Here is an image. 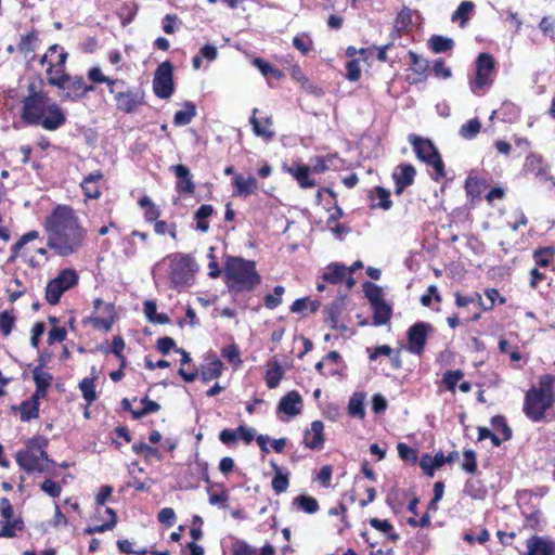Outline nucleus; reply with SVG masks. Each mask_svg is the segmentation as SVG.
Wrapping results in <instances>:
<instances>
[{
    "label": "nucleus",
    "mask_w": 555,
    "mask_h": 555,
    "mask_svg": "<svg viewBox=\"0 0 555 555\" xmlns=\"http://www.w3.org/2000/svg\"><path fill=\"white\" fill-rule=\"evenodd\" d=\"M285 293V288L282 285H276L273 288V294H268L263 298L266 308L273 310L282 304V296Z\"/></svg>",
    "instance_id": "obj_46"
},
{
    "label": "nucleus",
    "mask_w": 555,
    "mask_h": 555,
    "mask_svg": "<svg viewBox=\"0 0 555 555\" xmlns=\"http://www.w3.org/2000/svg\"><path fill=\"white\" fill-rule=\"evenodd\" d=\"M233 555H258L256 550L253 548L244 541H237L233 546Z\"/></svg>",
    "instance_id": "obj_64"
},
{
    "label": "nucleus",
    "mask_w": 555,
    "mask_h": 555,
    "mask_svg": "<svg viewBox=\"0 0 555 555\" xmlns=\"http://www.w3.org/2000/svg\"><path fill=\"white\" fill-rule=\"evenodd\" d=\"M0 516L3 520H0L2 525L0 529V538H14L17 531L24 530V521L21 517H13V507L8 498L0 499Z\"/></svg>",
    "instance_id": "obj_12"
},
{
    "label": "nucleus",
    "mask_w": 555,
    "mask_h": 555,
    "mask_svg": "<svg viewBox=\"0 0 555 555\" xmlns=\"http://www.w3.org/2000/svg\"><path fill=\"white\" fill-rule=\"evenodd\" d=\"M347 272V268L338 262H332L326 268L322 275V279L330 284L340 283Z\"/></svg>",
    "instance_id": "obj_32"
},
{
    "label": "nucleus",
    "mask_w": 555,
    "mask_h": 555,
    "mask_svg": "<svg viewBox=\"0 0 555 555\" xmlns=\"http://www.w3.org/2000/svg\"><path fill=\"white\" fill-rule=\"evenodd\" d=\"M16 463L26 473L47 472V465L40 462V457L33 450H20L16 454Z\"/></svg>",
    "instance_id": "obj_16"
},
{
    "label": "nucleus",
    "mask_w": 555,
    "mask_h": 555,
    "mask_svg": "<svg viewBox=\"0 0 555 555\" xmlns=\"http://www.w3.org/2000/svg\"><path fill=\"white\" fill-rule=\"evenodd\" d=\"M33 379L35 382V385L38 387H43L49 389L53 379L52 374L40 370V367H35L33 370Z\"/></svg>",
    "instance_id": "obj_52"
},
{
    "label": "nucleus",
    "mask_w": 555,
    "mask_h": 555,
    "mask_svg": "<svg viewBox=\"0 0 555 555\" xmlns=\"http://www.w3.org/2000/svg\"><path fill=\"white\" fill-rule=\"evenodd\" d=\"M555 395H544L531 388L525 396L524 413L532 422H540L545 417L546 411L553 405Z\"/></svg>",
    "instance_id": "obj_8"
},
{
    "label": "nucleus",
    "mask_w": 555,
    "mask_h": 555,
    "mask_svg": "<svg viewBox=\"0 0 555 555\" xmlns=\"http://www.w3.org/2000/svg\"><path fill=\"white\" fill-rule=\"evenodd\" d=\"M154 231L156 234L158 235H163L165 233H169V235L172 237V238H176L177 237V225L176 223H171V224H168L166 221L164 220H156L154 221Z\"/></svg>",
    "instance_id": "obj_56"
},
{
    "label": "nucleus",
    "mask_w": 555,
    "mask_h": 555,
    "mask_svg": "<svg viewBox=\"0 0 555 555\" xmlns=\"http://www.w3.org/2000/svg\"><path fill=\"white\" fill-rule=\"evenodd\" d=\"M205 361H206V363L204 365H202L201 371H199V377L203 380V383H209L211 379L220 377L222 374V370H223V363L216 356V353L215 352L207 353ZM178 374L186 383L194 382L198 376V372L196 370L188 372L183 367L179 369Z\"/></svg>",
    "instance_id": "obj_9"
},
{
    "label": "nucleus",
    "mask_w": 555,
    "mask_h": 555,
    "mask_svg": "<svg viewBox=\"0 0 555 555\" xmlns=\"http://www.w3.org/2000/svg\"><path fill=\"white\" fill-rule=\"evenodd\" d=\"M39 406H40V403H35V402L33 403L27 399L24 400L17 408L21 412V421L29 422L31 420L38 418Z\"/></svg>",
    "instance_id": "obj_38"
},
{
    "label": "nucleus",
    "mask_w": 555,
    "mask_h": 555,
    "mask_svg": "<svg viewBox=\"0 0 555 555\" xmlns=\"http://www.w3.org/2000/svg\"><path fill=\"white\" fill-rule=\"evenodd\" d=\"M302 399L300 395L292 390L287 392L279 402L278 412L284 413L287 416L294 417L301 411Z\"/></svg>",
    "instance_id": "obj_20"
},
{
    "label": "nucleus",
    "mask_w": 555,
    "mask_h": 555,
    "mask_svg": "<svg viewBox=\"0 0 555 555\" xmlns=\"http://www.w3.org/2000/svg\"><path fill=\"white\" fill-rule=\"evenodd\" d=\"M21 118L27 126H41L48 131L60 129L67 120L64 109L49 95L25 96L22 100Z\"/></svg>",
    "instance_id": "obj_2"
},
{
    "label": "nucleus",
    "mask_w": 555,
    "mask_h": 555,
    "mask_svg": "<svg viewBox=\"0 0 555 555\" xmlns=\"http://www.w3.org/2000/svg\"><path fill=\"white\" fill-rule=\"evenodd\" d=\"M365 395L362 392H354L348 402V413L351 417H358L360 420L365 417L364 409Z\"/></svg>",
    "instance_id": "obj_34"
},
{
    "label": "nucleus",
    "mask_w": 555,
    "mask_h": 555,
    "mask_svg": "<svg viewBox=\"0 0 555 555\" xmlns=\"http://www.w3.org/2000/svg\"><path fill=\"white\" fill-rule=\"evenodd\" d=\"M288 172L297 180L298 184L304 188H313L315 185V180L311 179L310 167L304 164H295L291 168H288Z\"/></svg>",
    "instance_id": "obj_27"
},
{
    "label": "nucleus",
    "mask_w": 555,
    "mask_h": 555,
    "mask_svg": "<svg viewBox=\"0 0 555 555\" xmlns=\"http://www.w3.org/2000/svg\"><path fill=\"white\" fill-rule=\"evenodd\" d=\"M271 486L276 493L285 492L289 486V473L274 474Z\"/></svg>",
    "instance_id": "obj_53"
},
{
    "label": "nucleus",
    "mask_w": 555,
    "mask_h": 555,
    "mask_svg": "<svg viewBox=\"0 0 555 555\" xmlns=\"http://www.w3.org/2000/svg\"><path fill=\"white\" fill-rule=\"evenodd\" d=\"M409 142L412 144L416 157L422 160L425 157H434L438 152L434 143L428 139H423L416 134L409 135Z\"/></svg>",
    "instance_id": "obj_22"
},
{
    "label": "nucleus",
    "mask_w": 555,
    "mask_h": 555,
    "mask_svg": "<svg viewBox=\"0 0 555 555\" xmlns=\"http://www.w3.org/2000/svg\"><path fill=\"white\" fill-rule=\"evenodd\" d=\"M345 299L346 295L338 296L328 306H326L324 310L326 313V322L330 323L333 330H338L340 332H346L348 330V326L346 324L339 323V317L345 310L346 306Z\"/></svg>",
    "instance_id": "obj_15"
},
{
    "label": "nucleus",
    "mask_w": 555,
    "mask_h": 555,
    "mask_svg": "<svg viewBox=\"0 0 555 555\" xmlns=\"http://www.w3.org/2000/svg\"><path fill=\"white\" fill-rule=\"evenodd\" d=\"M370 525L374 529L387 534L391 541L399 540V534L393 532V526L387 519L371 518Z\"/></svg>",
    "instance_id": "obj_41"
},
{
    "label": "nucleus",
    "mask_w": 555,
    "mask_h": 555,
    "mask_svg": "<svg viewBox=\"0 0 555 555\" xmlns=\"http://www.w3.org/2000/svg\"><path fill=\"white\" fill-rule=\"evenodd\" d=\"M481 122L477 118H473L463 124L460 128V135L465 140H473L480 132Z\"/></svg>",
    "instance_id": "obj_40"
},
{
    "label": "nucleus",
    "mask_w": 555,
    "mask_h": 555,
    "mask_svg": "<svg viewBox=\"0 0 555 555\" xmlns=\"http://www.w3.org/2000/svg\"><path fill=\"white\" fill-rule=\"evenodd\" d=\"M408 55L412 63V70L421 76L420 80H424L426 78V72L429 67V62L414 51H409Z\"/></svg>",
    "instance_id": "obj_37"
},
{
    "label": "nucleus",
    "mask_w": 555,
    "mask_h": 555,
    "mask_svg": "<svg viewBox=\"0 0 555 555\" xmlns=\"http://www.w3.org/2000/svg\"><path fill=\"white\" fill-rule=\"evenodd\" d=\"M412 23V12L409 8L403 7V9L397 14L395 18V25L398 26V28H408Z\"/></svg>",
    "instance_id": "obj_60"
},
{
    "label": "nucleus",
    "mask_w": 555,
    "mask_h": 555,
    "mask_svg": "<svg viewBox=\"0 0 555 555\" xmlns=\"http://www.w3.org/2000/svg\"><path fill=\"white\" fill-rule=\"evenodd\" d=\"M92 377H86L79 382L78 388L82 393V398L86 400L88 404L94 402L98 398L95 391V379L98 376L95 375V367L93 366L91 370Z\"/></svg>",
    "instance_id": "obj_29"
},
{
    "label": "nucleus",
    "mask_w": 555,
    "mask_h": 555,
    "mask_svg": "<svg viewBox=\"0 0 555 555\" xmlns=\"http://www.w3.org/2000/svg\"><path fill=\"white\" fill-rule=\"evenodd\" d=\"M433 73L436 77L448 79L452 76L451 68L448 67L442 59L435 61Z\"/></svg>",
    "instance_id": "obj_62"
},
{
    "label": "nucleus",
    "mask_w": 555,
    "mask_h": 555,
    "mask_svg": "<svg viewBox=\"0 0 555 555\" xmlns=\"http://www.w3.org/2000/svg\"><path fill=\"white\" fill-rule=\"evenodd\" d=\"M369 198L371 201L370 208L371 209H384L388 210L392 206V201L390 199V192L383 186H375L369 194Z\"/></svg>",
    "instance_id": "obj_24"
},
{
    "label": "nucleus",
    "mask_w": 555,
    "mask_h": 555,
    "mask_svg": "<svg viewBox=\"0 0 555 555\" xmlns=\"http://www.w3.org/2000/svg\"><path fill=\"white\" fill-rule=\"evenodd\" d=\"M397 449H398L399 456L403 461H411L413 463H415L417 461L416 451L413 448L409 447L406 443H403V442L398 443Z\"/></svg>",
    "instance_id": "obj_63"
},
{
    "label": "nucleus",
    "mask_w": 555,
    "mask_h": 555,
    "mask_svg": "<svg viewBox=\"0 0 555 555\" xmlns=\"http://www.w3.org/2000/svg\"><path fill=\"white\" fill-rule=\"evenodd\" d=\"M78 283V274L74 269H64L51 280L46 287V300L50 305L60 302L61 296Z\"/></svg>",
    "instance_id": "obj_10"
},
{
    "label": "nucleus",
    "mask_w": 555,
    "mask_h": 555,
    "mask_svg": "<svg viewBox=\"0 0 555 555\" xmlns=\"http://www.w3.org/2000/svg\"><path fill=\"white\" fill-rule=\"evenodd\" d=\"M157 519L166 527H172L176 522V513L171 507H164L159 511Z\"/></svg>",
    "instance_id": "obj_61"
},
{
    "label": "nucleus",
    "mask_w": 555,
    "mask_h": 555,
    "mask_svg": "<svg viewBox=\"0 0 555 555\" xmlns=\"http://www.w3.org/2000/svg\"><path fill=\"white\" fill-rule=\"evenodd\" d=\"M269 369L266 372V384L269 389H274L280 385L284 371L278 360L273 359L268 363Z\"/></svg>",
    "instance_id": "obj_30"
},
{
    "label": "nucleus",
    "mask_w": 555,
    "mask_h": 555,
    "mask_svg": "<svg viewBox=\"0 0 555 555\" xmlns=\"http://www.w3.org/2000/svg\"><path fill=\"white\" fill-rule=\"evenodd\" d=\"M223 275L225 286L233 295L250 293L261 283L256 262L238 256L227 257Z\"/></svg>",
    "instance_id": "obj_4"
},
{
    "label": "nucleus",
    "mask_w": 555,
    "mask_h": 555,
    "mask_svg": "<svg viewBox=\"0 0 555 555\" xmlns=\"http://www.w3.org/2000/svg\"><path fill=\"white\" fill-rule=\"evenodd\" d=\"M47 245L59 256L67 257L82 246L86 230L81 227L74 209L67 205H57L44 221Z\"/></svg>",
    "instance_id": "obj_1"
},
{
    "label": "nucleus",
    "mask_w": 555,
    "mask_h": 555,
    "mask_svg": "<svg viewBox=\"0 0 555 555\" xmlns=\"http://www.w3.org/2000/svg\"><path fill=\"white\" fill-rule=\"evenodd\" d=\"M475 76L469 80V88L474 94L487 91L493 83L492 73L495 66L494 57L487 52L480 53L475 62Z\"/></svg>",
    "instance_id": "obj_6"
},
{
    "label": "nucleus",
    "mask_w": 555,
    "mask_h": 555,
    "mask_svg": "<svg viewBox=\"0 0 555 555\" xmlns=\"http://www.w3.org/2000/svg\"><path fill=\"white\" fill-rule=\"evenodd\" d=\"M373 308V325L380 326L388 323L392 315L391 307L384 300L375 304Z\"/></svg>",
    "instance_id": "obj_33"
},
{
    "label": "nucleus",
    "mask_w": 555,
    "mask_h": 555,
    "mask_svg": "<svg viewBox=\"0 0 555 555\" xmlns=\"http://www.w3.org/2000/svg\"><path fill=\"white\" fill-rule=\"evenodd\" d=\"M15 323V317L8 311L0 313V332L8 336L11 334Z\"/></svg>",
    "instance_id": "obj_55"
},
{
    "label": "nucleus",
    "mask_w": 555,
    "mask_h": 555,
    "mask_svg": "<svg viewBox=\"0 0 555 555\" xmlns=\"http://www.w3.org/2000/svg\"><path fill=\"white\" fill-rule=\"evenodd\" d=\"M528 555H555V542L547 537L533 535L527 540Z\"/></svg>",
    "instance_id": "obj_19"
},
{
    "label": "nucleus",
    "mask_w": 555,
    "mask_h": 555,
    "mask_svg": "<svg viewBox=\"0 0 555 555\" xmlns=\"http://www.w3.org/2000/svg\"><path fill=\"white\" fill-rule=\"evenodd\" d=\"M153 91L159 99H169L173 94V65L170 61L157 66L153 78Z\"/></svg>",
    "instance_id": "obj_11"
},
{
    "label": "nucleus",
    "mask_w": 555,
    "mask_h": 555,
    "mask_svg": "<svg viewBox=\"0 0 555 555\" xmlns=\"http://www.w3.org/2000/svg\"><path fill=\"white\" fill-rule=\"evenodd\" d=\"M176 176V191L179 194L192 195L195 191V183L190 169L182 164L172 165L169 169Z\"/></svg>",
    "instance_id": "obj_14"
},
{
    "label": "nucleus",
    "mask_w": 555,
    "mask_h": 555,
    "mask_svg": "<svg viewBox=\"0 0 555 555\" xmlns=\"http://www.w3.org/2000/svg\"><path fill=\"white\" fill-rule=\"evenodd\" d=\"M170 271L169 279L171 287L181 289L190 284L192 280V264L194 262L190 255L176 253L169 256Z\"/></svg>",
    "instance_id": "obj_7"
},
{
    "label": "nucleus",
    "mask_w": 555,
    "mask_h": 555,
    "mask_svg": "<svg viewBox=\"0 0 555 555\" xmlns=\"http://www.w3.org/2000/svg\"><path fill=\"white\" fill-rule=\"evenodd\" d=\"M553 258L551 248H539L533 253V259L539 267L545 268L550 264Z\"/></svg>",
    "instance_id": "obj_54"
},
{
    "label": "nucleus",
    "mask_w": 555,
    "mask_h": 555,
    "mask_svg": "<svg viewBox=\"0 0 555 555\" xmlns=\"http://www.w3.org/2000/svg\"><path fill=\"white\" fill-rule=\"evenodd\" d=\"M491 425L495 430H499L502 436L503 440L507 441L511 440L513 437L512 428L507 425L506 418L503 415H495L491 418Z\"/></svg>",
    "instance_id": "obj_47"
},
{
    "label": "nucleus",
    "mask_w": 555,
    "mask_h": 555,
    "mask_svg": "<svg viewBox=\"0 0 555 555\" xmlns=\"http://www.w3.org/2000/svg\"><path fill=\"white\" fill-rule=\"evenodd\" d=\"M258 113V108L253 109V114L249 118V122L253 127V132L255 135L260 137L264 139L267 142H270L274 139L275 132L271 129L273 125V120L271 116H267L263 118V125L261 121L256 117V114Z\"/></svg>",
    "instance_id": "obj_21"
},
{
    "label": "nucleus",
    "mask_w": 555,
    "mask_h": 555,
    "mask_svg": "<svg viewBox=\"0 0 555 555\" xmlns=\"http://www.w3.org/2000/svg\"><path fill=\"white\" fill-rule=\"evenodd\" d=\"M139 205L145 209L144 219L146 222H154L160 216L159 208L152 202L149 196L141 197Z\"/></svg>",
    "instance_id": "obj_39"
},
{
    "label": "nucleus",
    "mask_w": 555,
    "mask_h": 555,
    "mask_svg": "<svg viewBox=\"0 0 555 555\" xmlns=\"http://www.w3.org/2000/svg\"><path fill=\"white\" fill-rule=\"evenodd\" d=\"M103 173L101 170L93 171L86 176L80 183L83 194L88 198L96 199L100 197L101 192L98 186V182L102 180Z\"/></svg>",
    "instance_id": "obj_25"
},
{
    "label": "nucleus",
    "mask_w": 555,
    "mask_h": 555,
    "mask_svg": "<svg viewBox=\"0 0 555 555\" xmlns=\"http://www.w3.org/2000/svg\"><path fill=\"white\" fill-rule=\"evenodd\" d=\"M40 489L53 499L59 498L62 492L61 486L52 479H44L40 485Z\"/></svg>",
    "instance_id": "obj_59"
},
{
    "label": "nucleus",
    "mask_w": 555,
    "mask_h": 555,
    "mask_svg": "<svg viewBox=\"0 0 555 555\" xmlns=\"http://www.w3.org/2000/svg\"><path fill=\"white\" fill-rule=\"evenodd\" d=\"M215 212L212 205L203 204L194 212V220L196 221V230L206 233L209 230V222L207 219Z\"/></svg>",
    "instance_id": "obj_31"
},
{
    "label": "nucleus",
    "mask_w": 555,
    "mask_h": 555,
    "mask_svg": "<svg viewBox=\"0 0 555 555\" xmlns=\"http://www.w3.org/2000/svg\"><path fill=\"white\" fill-rule=\"evenodd\" d=\"M115 322V317H89L83 320V323H90L94 328L103 330L104 332H109Z\"/></svg>",
    "instance_id": "obj_48"
},
{
    "label": "nucleus",
    "mask_w": 555,
    "mask_h": 555,
    "mask_svg": "<svg viewBox=\"0 0 555 555\" xmlns=\"http://www.w3.org/2000/svg\"><path fill=\"white\" fill-rule=\"evenodd\" d=\"M555 384V376L552 374H544L540 377L539 388L535 391H542L544 395H554L553 386Z\"/></svg>",
    "instance_id": "obj_57"
},
{
    "label": "nucleus",
    "mask_w": 555,
    "mask_h": 555,
    "mask_svg": "<svg viewBox=\"0 0 555 555\" xmlns=\"http://www.w3.org/2000/svg\"><path fill=\"white\" fill-rule=\"evenodd\" d=\"M416 170L411 164H401L393 172L392 178L396 185V194H401L403 190L414 183Z\"/></svg>",
    "instance_id": "obj_18"
},
{
    "label": "nucleus",
    "mask_w": 555,
    "mask_h": 555,
    "mask_svg": "<svg viewBox=\"0 0 555 555\" xmlns=\"http://www.w3.org/2000/svg\"><path fill=\"white\" fill-rule=\"evenodd\" d=\"M48 83L63 90L62 100L70 102H79L87 93L95 90L93 85L85 82L82 76H70L65 69L61 70V76H50Z\"/></svg>",
    "instance_id": "obj_5"
},
{
    "label": "nucleus",
    "mask_w": 555,
    "mask_h": 555,
    "mask_svg": "<svg viewBox=\"0 0 555 555\" xmlns=\"http://www.w3.org/2000/svg\"><path fill=\"white\" fill-rule=\"evenodd\" d=\"M463 376L464 373L462 370H449L443 373L442 383L448 390L454 392L457 383Z\"/></svg>",
    "instance_id": "obj_45"
},
{
    "label": "nucleus",
    "mask_w": 555,
    "mask_h": 555,
    "mask_svg": "<svg viewBox=\"0 0 555 555\" xmlns=\"http://www.w3.org/2000/svg\"><path fill=\"white\" fill-rule=\"evenodd\" d=\"M363 291H364L365 297L367 298V300L371 302L372 306L384 301L383 291H382L380 286H378L372 282H365L363 284Z\"/></svg>",
    "instance_id": "obj_44"
},
{
    "label": "nucleus",
    "mask_w": 555,
    "mask_h": 555,
    "mask_svg": "<svg viewBox=\"0 0 555 555\" xmlns=\"http://www.w3.org/2000/svg\"><path fill=\"white\" fill-rule=\"evenodd\" d=\"M88 79L92 83H105L109 93L114 95L116 108L125 114H132L140 106L145 104V93L140 88L127 87L122 79H113L105 76L99 66L91 67L87 73Z\"/></svg>",
    "instance_id": "obj_3"
},
{
    "label": "nucleus",
    "mask_w": 555,
    "mask_h": 555,
    "mask_svg": "<svg viewBox=\"0 0 555 555\" xmlns=\"http://www.w3.org/2000/svg\"><path fill=\"white\" fill-rule=\"evenodd\" d=\"M433 330L431 324L423 321L415 322L411 325L406 332L408 350L413 354L421 356L424 352L427 336Z\"/></svg>",
    "instance_id": "obj_13"
},
{
    "label": "nucleus",
    "mask_w": 555,
    "mask_h": 555,
    "mask_svg": "<svg viewBox=\"0 0 555 555\" xmlns=\"http://www.w3.org/2000/svg\"><path fill=\"white\" fill-rule=\"evenodd\" d=\"M221 356L234 366H240L242 364V359L240 357L238 347L235 344L228 345L221 350Z\"/></svg>",
    "instance_id": "obj_49"
},
{
    "label": "nucleus",
    "mask_w": 555,
    "mask_h": 555,
    "mask_svg": "<svg viewBox=\"0 0 555 555\" xmlns=\"http://www.w3.org/2000/svg\"><path fill=\"white\" fill-rule=\"evenodd\" d=\"M234 188H235V194L238 196H249L258 190V182L257 179L253 176H249L248 178H244L243 176L238 175L234 178Z\"/></svg>",
    "instance_id": "obj_26"
},
{
    "label": "nucleus",
    "mask_w": 555,
    "mask_h": 555,
    "mask_svg": "<svg viewBox=\"0 0 555 555\" xmlns=\"http://www.w3.org/2000/svg\"><path fill=\"white\" fill-rule=\"evenodd\" d=\"M196 116V105L191 101H185L182 104V109L177 111L173 116V125L182 127L189 125Z\"/></svg>",
    "instance_id": "obj_28"
},
{
    "label": "nucleus",
    "mask_w": 555,
    "mask_h": 555,
    "mask_svg": "<svg viewBox=\"0 0 555 555\" xmlns=\"http://www.w3.org/2000/svg\"><path fill=\"white\" fill-rule=\"evenodd\" d=\"M428 46L435 53H446L454 48V41L449 37L433 35L428 40Z\"/></svg>",
    "instance_id": "obj_36"
},
{
    "label": "nucleus",
    "mask_w": 555,
    "mask_h": 555,
    "mask_svg": "<svg viewBox=\"0 0 555 555\" xmlns=\"http://www.w3.org/2000/svg\"><path fill=\"white\" fill-rule=\"evenodd\" d=\"M39 44V34L36 29H33L29 34L21 36L20 42L17 43V50L23 54L35 52Z\"/></svg>",
    "instance_id": "obj_35"
},
{
    "label": "nucleus",
    "mask_w": 555,
    "mask_h": 555,
    "mask_svg": "<svg viewBox=\"0 0 555 555\" xmlns=\"http://www.w3.org/2000/svg\"><path fill=\"white\" fill-rule=\"evenodd\" d=\"M293 46L305 55L313 49V42L307 34L295 36L293 38Z\"/></svg>",
    "instance_id": "obj_51"
},
{
    "label": "nucleus",
    "mask_w": 555,
    "mask_h": 555,
    "mask_svg": "<svg viewBox=\"0 0 555 555\" xmlns=\"http://www.w3.org/2000/svg\"><path fill=\"white\" fill-rule=\"evenodd\" d=\"M456 460H459V452L451 451L448 455H444L443 452L439 451L434 455V466L441 467L444 464H452Z\"/></svg>",
    "instance_id": "obj_58"
},
{
    "label": "nucleus",
    "mask_w": 555,
    "mask_h": 555,
    "mask_svg": "<svg viewBox=\"0 0 555 555\" xmlns=\"http://www.w3.org/2000/svg\"><path fill=\"white\" fill-rule=\"evenodd\" d=\"M294 503H296L300 509H302L307 514H314L319 511V502L317 499L310 495L301 494L295 498Z\"/></svg>",
    "instance_id": "obj_42"
},
{
    "label": "nucleus",
    "mask_w": 555,
    "mask_h": 555,
    "mask_svg": "<svg viewBox=\"0 0 555 555\" xmlns=\"http://www.w3.org/2000/svg\"><path fill=\"white\" fill-rule=\"evenodd\" d=\"M522 171L525 173H532L541 180L547 179V168L543 165V158L539 154L530 153L525 160Z\"/></svg>",
    "instance_id": "obj_23"
},
{
    "label": "nucleus",
    "mask_w": 555,
    "mask_h": 555,
    "mask_svg": "<svg viewBox=\"0 0 555 555\" xmlns=\"http://www.w3.org/2000/svg\"><path fill=\"white\" fill-rule=\"evenodd\" d=\"M463 456L462 469L468 474L475 475L477 473L476 452L472 449H467L463 452Z\"/></svg>",
    "instance_id": "obj_50"
},
{
    "label": "nucleus",
    "mask_w": 555,
    "mask_h": 555,
    "mask_svg": "<svg viewBox=\"0 0 555 555\" xmlns=\"http://www.w3.org/2000/svg\"><path fill=\"white\" fill-rule=\"evenodd\" d=\"M324 424L321 421H313L311 428L304 433V444L311 450H321L324 447Z\"/></svg>",
    "instance_id": "obj_17"
},
{
    "label": "nucleus",
    "mask_w": 555,
    "mask_h": 555,
    "mask_svg": "<svg viewBox=\"0 0 555 555\" xmlns=\"http://www.w3.org/2000/svg\"><path fill=\"white\" fill-rule=\"evenodd\" d=\"M474 8L475 5L472 1H462L451 16L452 22L461 21V25H463L468 21Z\"/></svg>",
    "instance_id": "obj_43"
}]
</instances>
